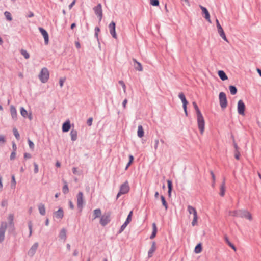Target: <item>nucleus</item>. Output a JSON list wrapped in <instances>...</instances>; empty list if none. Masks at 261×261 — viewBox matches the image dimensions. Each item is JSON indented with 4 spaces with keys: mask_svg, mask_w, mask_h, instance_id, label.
<instances>
[{
    "mask_svg": "<svg viewBox=\"0 0 261 261\" xmlns=\"http://www.w3.org/2000/svg\"><path fill=\"white\" fill-rule=\"evenodd\" d=\"M219 99L220 105L222 109H225L227 106V100L226 94L224 92H221L219 93Z\"/></svg>",
    "mask_w": 261,
    "mask_h": 261,
    "instance_id": "obj_3",
    "label": "nucleus"
},
{
    "mask_svg": "<svg viewBox=\"0 0 261 261\" xmlns=\"http://www.w3.org/2000/svg\"><path fill=\"white\" fill-rule=\"evenodd\" d=\"M127 103V100L126 99H125L122 102V105H123L124 108H126V105Z\"/></svg>",
    "mask_w": 261,
    "mask_h": 261,
    "instance_id": "obj_59",
    "label": "nucleus"
},
{
    "mask_svg": "<svg viewBox=\"0 0 261 261\" xmlns=\"http://www.w3.org/2000/svg\"><path fill=\"white\" fill-rule=\"evenodd\" d=\"M5 137L3 135H0V145H2L5 142Z\"/></svg>",
    "mask_w": 261,
    "mask_h": 261,
    "instance_id": "obj_47",
    "label": "nucleus"
},
{
    "mask_svg": "<svg viewBox=\"0 0 261 261\" xmlns=\"http://www.w3.org/2000/svg\"><path fill=\"white\" fill-rule=\"evenodd\" d=\"M38 77L42 83H46L49 77V72L47 68L46 67L42 68L39 74Z\"/></svg>",
    "mask_w": 261,
    "mask_h": 261,
    "instance_id": "obj_1",
    "label": "nucleus"
},
{
    "mask_svg": "<svg viewBox=\"0 0 261 261\" xmlns=\"http://www.w3.org/2000/svg\"><path fill=\"white\" fill-rule=\"evenodd\" d=\"M34 173H37L39 171L38 166L36 163H34Z\"/></svg>",
    "mask_w": 261,
    "mask_h": 261,
    "instance_id": "obj_49",
    "label": "nucleus"
},
{
    "mask_svg": "<svg viewBox=\"0 0 261 261\" xmlns=\"http://www.w3.org/2000/svg\"><path fill=\"white\" fill-rule=\"evenodd\" d=\"M77 131L75 129H72L70 132L71 139L72 141H75L77 139Z\"/></svg>",
    "mask_w": 261,
    "mask_h": 261,
    "instance_id": "obj_24",
    "label": "nucleus"
},
{
    "mask_svg": "<svg viewBox=\"0 0 261 261\" xmlns=\"http://www.w3.org/2000/svg\"><path fill=\"white\" fill-rule=\"evenodd\" d=\"M21 52V54L22 56H24V57L25 58V59H29V57H30V55L27 52V51L26 50H24V49H22L20 51Z\"/></svg>",
    "mask_w": 261,
    "mask_h": 261,
    "instance_id": "obj_34",
    "label": "nucleus"
},
{
    "mask_svg": "<svg viewBox=\"0 0 261 261\" xmlns=\"http://www.w3.org/2000/svg\"><path fill=\"white\" fill-rule=\"evenodd\" d=\"M225 241L227 243V244L234 251H236V248L234 246L233 244H232L228 240V238H225Z\"/></svg>",
    "mask_w": 261,
    "mask_h": 261,
    "instance_id": "obj_38",
    "label": "nucleus"
},
{
    "mask_svg": "<svg viewBox=\"0 0 261 261\" xmlns=\"http://www.w3.org/2000/svg\"><path fill=\"white\" fill-rule=\"evenodd\" d=\"M75 46L77 48H80L81 47V44L79 42H78V41L75 42Z\"/></svg>",
    "mask_w": 261,
    "mask_h": 261,
    "instance_id": "obj_62",
    "label": "nucleus"
},
{
    "mask_svg": "<svg viewBox=\"0 0 261 261\" xmlns=\"http://www.w3.org/2000/svg\"><path fill=\"white\" fill-rule=\"evenodd\" d=\"M133 61L137 64V66L135 68L139 71H142L143 70V68L140 62H137L135 59H133Z\"/></svg>",
    "mask_w": 261,
    "mask_h": 261,
    "instance_id": "obj_30",
    "label": "nucleus"
},
{
    "mask_svg": "<svg viewBox=\"0 0 261 261\" xmlns=\"http://www.w3.org/2000/svg\"><path fill=\"white\" fill-rule=\"evenodd\" d=\"M119 83L121 85V86H122L123 91L124 93H125L126 87V86H125L124 83L122 81H119Z\"/></svg>",
    "mask_w": 261,
    "mask_h": 261,
    "instance_id": "obj_45",
    "label": "nucleus"
},
{
    "mask_svg": "<svg viewBox=\"0 0 261 261\" xmlns=\"http://www.w3.org/2000/svg\"><path fill=\"white\" fill-rule=\"evenodd\" d=\"M230 92L232 95H234L237 93V89L234 86H230L229 87Z\"/></svg>",
    "mask_w": 261,
    "mask_h": 261,
    "instance_id": "obj_33",
    "label": "nucleus"
},
{
    "mask_svg": "<svg viewBox=\"0 0 261 261\" xmlns=\"http://www.w3.org/2000/svg\"><path fill=\"white\" fill-rule=\"evenodd\" d=\"M193 106H194V108L196 111V115H198V114H201L200 110L198 108V107L197 106V105L196 104V103L195 102H193L192 103Z\"/></svg>",
    "mask_w": 261,
    "mask_h": 261,
    "instance_id": "obj_37",
    "label": "nucleus"
},
{
    "mask_svg": "<svg viewBox=\"0 0 261 261\" xmlns=\"http://www.w3.org/2000/svg\"><path fill=\"white\" fill-rule=\"evenodd\" d=\"M202 248L201 244L199 243L196 246V247L194 249V252L197 254L200 253L202 251Z\"/></svg>",
    "mask_w": 261,
    "mask_h": 261,
    "instance_id": "obj_28",
    "label": "nucleus"
},
{
    "mask_svg": "<svg viewBox=\"0 0 261 261\" xmlns=\"http://www.w3.org/2000/svg\"><path fill=\"white\" fill-rule=\"evenodd\" d=\"M38 247V243H34L31 247V248H30V249L29 250V252H28V254L30 256H33L34 255V254L36 252V251Z\"/></svg>",
    "mask_w": 261,
    "mask_h": 261,
    "instance_id": "obj_15",
    "label": "nucleus"
},
{
    "mask_svg": "<svg viewBox=\"0 0 261 261\" xmlns=\"http://www.w3.org/2000/svg\"><path fill=\"white\" fill-rule=\"evenodd\" d=\"M20 113L21 115L24 117H26L28 115V112L23 107L20 108Z\"/></svg>",
    "mask_w": 261,
    "mask_h": 261,
    "instance_id": "obj_39",
    "label": "nucleus"
},
{
    "mask_svg": "<svg viewBox=\"0 0 261 261\" xmlns=\"http://www.w3.org/2000/svg\"><path fill=\"white\" fill-rule=\"evenodd\" d=\"M111 221V215L110 214L107 213H105L100 218V224L102 226H106Z\"/></svg>",
    "mask_w": 261,
    "mask_h": 261,
    "instance_id": "obj_5",
    "label": "nucleus"
},
{
    "mask_svg": "<svg viewBox=\"0 0 261 261\" xmlns=\"http://www.w3.org/2000/svg\"><path fill=\"white\" fill-rule=\"evenodd\" d=\"M24 157L25 159H30L31 158V155L28 153H25L24 154Z\"/></svg>",
    "mask_w": 261,
    "mask_h": 261,
    "instance_id": "obj_56",
    "label": "nucleus"
},
{
    "mask_svg": "<svg viewBox=\"0 0 261 261\" xmlns=\"http://www.w3.org/2000/svg\"><path fill=\"white\" fill-rule=\"evenodd\" d=\"M218 32L220 36L226 42H228V40L227 39L225 32L222 28V27L219 28L217 29Z\"/></svg>",
    "mask_w": 261,
    "mask_h": 261,
    "instance_id": "obj_19",
    "label": "nucleus"
},
{
    "mask_svg": "<svg viewBox=\"0 0 261 261\" xmlns=\"http://www.w3.org/2000/svg\"><path fill=\"white\" fill-rule=\"evenodd\" d=\"M245 105L242 100H239L237 104L238 113L242 116L245 115Z\"/></svg>",
    "mask_w": 261,
    "mask_h": 261,
    "instance_id": "obj_6",
    "label": "nucleus"
},
{
    "mask_svg": "<svg viewBox=\"0 0 261 261\" xmlns=\"http://www.w3.org/2000/svg\"><path fill=\"white\" fill-rule=\"evenodd\" d=\"M75 0H74L69 6V9H71L75 4Z\"/></svg>",
    "mask_w": 261,
    "mask_h": 261,
    "instance_id": "obj_57",
    "label": "nucleus"
},
{
    "mask_svg": "<svg viewBox=\"0 0 261 261\" xmlns=\"http://www.w3.org/2000/svg\"><path fill=\"white\" fill-rule=\"evenodd\" d=\"M197 121L200 134L202 135L205 129V120L202 113L197 115Z\"/></svg>",
    "mask_w": 261,
    "mask_h": 261,
    "instance_id": "obj_2",
    "label": "nucleus"
},
{
    "mask_svg": "<svg viewBox=\"0 0 261 261\" xmlns=\"http://www.w3.org/2000/svg\"><path fill=\"white\" fill-rule=\"evenodd\" d=\"M156 244L155 242H153L151 244V247L150 248V249L148 251V257H151L152 256V255L153 253L156 250Z\"/></svg>",
    "mask_w": 261,
    "mask_h": 261,
    "instance_id": "obj_16",
    "label": "nucleus"
},
{
    "mask_svg": "<svg viewBox=\"0 0 261 261\" xmlns=\"http://www.w3.org/2000/svg\"><path fill=\"white\" fill-rule=\"evenodd\" d=\"M5 16L6 17V19L9 21H11L12 20V17L11 16V13L8 11H6L4 13Z\"/></svg>",
    "mask_w": 261,
    "mask_h": 261,
    "instance_id": "obj_36",
    "label": "nucleus"
},
{
    "mask_svg": "<svg viewBox=\"0 0 261 261\" xmlns=\"http://www.w3.org/2000/svg\"><path fill=\"white\" fill-rule=\"evenodd\" d=\"M197 220H198V215L193 217V219L191 223V224L193 226H194L197 224Z\"/></svg>",
    "mask_w": 261,
    "mask_h": 261,
    "instance_id": "obj_41",
    "label": "nucleus"
},
{
    "mask_svg": "<svg viewBox=\"0 0 261 261\" xmlns=\"http://www.w3.org/2000/svg\"><path fill=\"white\" fill-rule=\"evenodd\" d=\"M137 135L140 138H141L144 136V130L141 125H139L138 126Z\"/></svg>",
    "mask_w": 261,
    "mask_h": 261,
    "instance_id": "obj_27",
    "label": "nucleus"
},
{
    "mask_svg": "<svg viewBox=\"0 0 261 261\" xmlns=\"http://www.w3.org/2000/svg\"><path fill=\"white\" fill-rule=\"evenodd\" d=\"M65 81V79H60L59 80V84L61 87H62L63 86V83Z\"/></svg>",
    "mask_w": 261,
    "mask_h": 261,
    "instance_id": "obj_52",
    "label": "nucleus"
},
{
    "mask_svg": "<svg viewBox=\"0 0 261 261\" xmlns=\"http://www.w3.org/2000/svg\"><path fill=\"white\" fill-rule=\"evenodd\" d=\"M216 22L217 29L222 27L218 19H216Z\"/></svg>",
    "mask_w": 261,
    "mask_h": 261,
    "instance_id": "obj_63",
    "label": "nucleus"
},
{
    "mask_svg": "<svg viewBox=\"0 0 261 261\" xmlns=\"http://www.w3.org/2000/svg\"><path fill=\"white\" fill-rule=\"evenodd\" d=\"M70 127L71 126L70 121L67 120L65 123H64L62 125V131L63 132H67L70 130Z\"/></svg>",
    "mask_w": 261,
    "mask_h": 261,
    "instance_id": "obj_17",
    "label": "nucleus"
},
{
    "mask_svg": "<svg viewBox=\"0 0 261 261\" xmlns=\"http://www.w3.org/2000/svg\"><path fill=\"white\" fill-rule=\"evenodd\" d=\"M16 185V181L15 180V176L13 175L12 176V180H11V187L13 189H15Z\"/></svg>",
    "mask_w": 261,
    "mask_h": 261,
    "instance_id": "obj_40",
    "label": "nucleus"
},
{
    "mask_svg": "<svg viewBox=\"0 0 261 261\" xmlns=\"http://www.w3.org/2000/svg\"><path fill=\"white\" fill-rule=\"evenodd\" d=\"M12 147H13V151L16 152V150L17 149V146L15 143H13Z\"/></svg>",
    "mask_w": 261,
    "mask_h": 261,
    "instance_id": "obj_61",
    "label": "nucleus"
},
{
    "mask_svg": "<svg viewBox=\"0 0 261 261\" xmlns=\"http://www.w3.org/2000/svg\"><path fill=\"white\" fill-rule=\"evenodd\" d=\"M152 229H153L152 233L150 237V238L151 239H153L155 237V236L156 234V232H157V227H156V224L154 223H153L152 224Z\"/></svg>",
    "mask_w": 261,
    "mask_h": 261,
    "instance_id": "obj_25",
    "label": "nucleus"
},
{
    "mask_svg": "<svg viewBox=\"0 0 261 261\" xmlns=\"http://www.w3.org/2000/svg\"><path fill=\"white\" fill-rule=\"evenodd\" d=\"M187 211L190 214H193V217L197 216L196 210L194 207L188 205L187 207Z\"/></svg>",
    "mask_w": 261,
    "mask_h": 261,
    "instance_id": "obj_20",
    "label": "nucleus"
},
{
    "mask_svg": "<svg viewBox=\"0 0 261 261\" xmlns=\"http://www.w3.org/2000/svg\"><path fill=\"white\" fill-rule=\"evenodd\" d=\"M101 214V210L99 208L95 209L93 211V219H96L100 216Z\"/></svg>",
    "mask_w": 261,
    "mask_h": 261,
    "instance_id": "obj_23",
    "label": "nucleus"
},
{
    "mask_svg": "<svg viewBox=\"0 0 261 261\" xmlns=\"http://www.w3.org/2000/svg\"><path fill=\"white\" fill-rule=\"evenodd\" d=\"M28 144L30 148L32 149H33L34 148V144L33 142L31 141L30 139H28Z\"/></svg>",
    "mask_w": 261,
    "mask_h": 261,
    "instance_id": "obj_46",
    "label": "nucleus"
},
{
    "mask_svg": "<svg viewBox=\"0 0 261 261\" xmlns=\"http://www.w3.org/2000/svg\"><path fill=\"white\" fill-rule=\"evenodd\" d=\"M161 199L162 203L163 206L165 207V210H167V208H168V204H167V202H166V201L165 200V197L163 195H162L161 196Z\"/></svg>",
    "mask_w": 261,
    "mask_h": 261,
    "instance_id": "obj_35",
    "label": "nucleus"
},
{
    "mask_svg": "<svg viewBox=\"0 0 261 261\" xmlns=\"http://www.w3.org/2000/svg\"><path fill=\"white\" fill-rule=\"evenodd\" d=\"M93 10L95 14L99 18V21H101L102 18V6L100 4H98L96 6L93 8Z\"/></svg>",
    "mask_w": 261,
    "mask_h": 261,
    "instance_id": "obj_7",
    "label": "nucleus"
},
{
    "mask_svg": "<svg viewBox=\"0 0 261 261\" xmlns=\"http://www.w3.org/2000/svg\"><path fill=\"white\" fill-rule=\"evenodd\" d=\"M225 182L223 181L222 182V184H221V186L220 187V195L221 196H224L225 195Z\"/></svg>",
    "mask_w": 261,
    "mask_h": 261,
    "instance_id": "obj_29",
    "label": "nucleus"
},
{
    "mask_svg": "<svg viewBox=\"0 0 261 261\" xmlns=\"http://www.w3.org/2000/svg\"><path fill=\"white\" fill-rule=\"evenodd\" d=\"M233 146L235 148V151H239V148L238 146L237 143L236 142H233Z\"/></svg>",
    "mask_w": 261,
    "mask_h": 261,
    "instance_id": "obj_58",
    "label": "nucleus"
},
{
    "mask_svg": "<svg viewBox=\"0 0 261 261\" xmlns=\"http://www.w3.org/2000/svg\"><path fill=\"white\" fill-rule=\"evenodd\" d=\"M29 228L30 230V236H31L32 233V223L31 222H29Z\"/></svg>",
    "mask_w": 261,
    "mask_h": 261,
    "instance_id": "obj_51",
    "label": "nucleus"
},
{
    "mask_svg": "<svg viewBox=\"0 0 261 261\" xmlns=\"http://www.w3.org/2000/svg\"><path fill=\"white\" fill-rule=\"evenodd\" d=\"M10 112L12 118L16 120L17 119V111L13 106H10Z\"/></svg>",
    "mask_w": 261,
    "mask_h": 261,
    "instance_id": "obj_18",
    "label": "nucleus"
},
{
    "mask_svg": "<svg viewBox=\"0 0 261 261\" xmlns=\"http://www.w3.org/2000/svg\"><path fill=\"white\" fill-rule=\"evenodd\" d=\"M55 217L58 219H62L64 216V213L62 209L60 208L59 210L55 212Z\"/></svg>",
    "mask_w": 261,
    "mask_h": 261,
    "instance_id": "obj_22",
    "label": "nucleus"
},
{
    "mask_svg": "<svg viewBox=\"0 0 261 261\" xmlns=\"http://www.w3.org/2000/svg\"><path fill=\"white\" fill-rule=\"evenodd\" d=\"M167 184L168 188V193L169 195H170L172 190V182L171 180H168L167 181Z\"/></svg>",
    "mask_w": 261,
    "mask_h": 261,
    "instance_id": "obj_42",
    "label": "nucleus"
},
{
    "mask_svg": "<svg viewBox=\"0 0 261 261\" xmlns=\"http://www.w3.org/2000/svg\"><path fill=\"white\" fill-rule=\"evenodd\" d=\"M7 227L6 222H2L0 227V242H2L5 239V233Z\"/></svg>",
    "mask_w": 261,
    "mask_h": 261,
    "instance_id": "obj_8",
    "label": "nucleus"
},
{
    "mask_svg": "<svg viewBox=\"0 0 261 261\" xmlns=\"http://www.w3.org/2000/svg\"><path fill=\"white\" fill-rule=\"evenodd\" d=\"M109 28L110 34L112 35L113 37L116 39L117 35L115 31V23L114 21H112L109 25Z\"/></svg>",
    "mask_w": 261,
    "mask_h": 261,
    "instance_id": "obj_13",
    "label": "nucleus"
},
{
    "mask_svg": "<svg viewBox=\"0 0 261 261\" xmlns=\"http://www.w3.org/2000/svg\"><path fill=\"white\" fill-rule=\"evenodd\" d=\"M92 121H93V118H89L88 120H87V124L89 125V126H91L92 124Z\"/></svg>",
    "mask_w": 261,
    "mask_h": 261,
    "instance_id": "obj_53",
    "label": "nucleus"
},
{
    "mask_svg": "<svg viewBox=\"0 0 261 261\" xmlns=\"http://www.w3.org/2000/svg\"><path fill=\"white\" fill-rule=\"evenodd\" d=\"M63 182H64V186L63 187V192L64 193V194H66L67 193H68L69 192V189H68V185H67V183L66 181H64L63 180Z\"/></svg>",
    "mask_w": 261,
    "mask_h": 261,
    "instance_id": "obj_31",
    "label": "nucleus"
},
{
    "mask_svg": "<svg viewBox=\"0 0 261 261\" xmlns=\"http://www.w3.org/2000/svg\"><path fill=\"white\" fill-rule=\"evenodd\" d=\"M132 214H133V212L132 211H130L129 215H128L127 216V220H128L129 221H132Z\"/></svg>",
    "mask_w": 261,
    "mask_h": 261,
    "instance_id": "obj_55",
    "label": "nucleus"
},
{
    "mask_svg": "<svg viewBox=\"0 0 261 261\" xmlns=\"http://www.w3.org/2000/svg\"><path fill=\"white\" fill-rule=\"evenodd\" d=\"M218 74L219 76L220 77V78L222 81H225L228 79L227 76L226 75V74H225L224 71L223 70L218 71Z\"/></svg>",
    "mask_w": 261,
    "mask_h": 261,
    "instance_id": "obj_21",
    "label": "nucleus"
},
{
    "mask_svg": "<svg viewBox=\"0 0 261 261\" xmlns=\"http://www.w3.org/2000/svg\"><path fill=\"white\" fill-rule=\"evenodd\" d=\"M61 236H63L64 238L66 237V231L65 230H62L61 232Z\"/></svg>",
    "mask_w": 261,
    "mask_h": 261,
    "instance_id": "obj_60",
    "label": "nucleus"
},
{
    "mask_svg": "<svg viewBox=\"0 0 261 261\" xmlns=\"http://www.w3.org/2000/svg\"><path fill=\"white\" fill-rule=\"evenodd\" d=\"M240 153L239 151H234V157L235 158L239 160L240 159Z\"/></svg>",
    "mask_w": 261,
    "mask_h": 261,
    "instance_id": "obj_48",
    "label": "nucleus"
},
{
    "mask_svg": "<svg viewBox=\"0 0 261 261\" xmlns=\"http://www.w3.org/2000/svg\"><path fill=\"white\" fill-rule=\"evenodd\" d=\"M16 156V152L14 151H13L10 155V159L11 160H14Z\"/></svg>",
    "mask_w": 261,
    "mask_h": 261,
    "instance_id": "obj_54",
    "label": "nucleus"
},
{
    "mask_svg": "<svg viewBox=\"0 0 261 261\" xmlns=\"http://www.w3.org/2000/svg\"><path fill=\"white\" fill-rule=\"evenodd\" d=\"M13 130L14 135L15 137H16V138L17 139H19V137H20V135H19V134L18 130H17V129L14 128H13Z\"/></svg>",
    "mask_w": 261,
    "mask_h": 261,
    "instance_id": "obj_44",
    "label": "nucleus"
},
{
    "mask_svg": "<svg viewBox=\"0 0 261 261\" xmlns=\"http://www.w3.org/2000/svg\"><path fill=\"white\" fill-rule=\"evenodd\" d=\"M129 162L132 163V162L134 161V157H133V156L132 155H129Z\"/></svg>",
    "mask_w": 261,
    "mask_h": 261,
    "instance_id": "obj_64",
    "label": "nucleus"
},
{
    "mask_svg": "<svg viewBox=\"0 0 261 261\" xmlns=\"http://www.w3.org/2000/svg\"><path fill=\"white\" fill-rule=\"evenodd\" d=\"M239 217L245 218L249 221L252 219L251 213L246 210H240Z\"/></svg>",
    "mask_w": 261,
    "mask_h": 261,
    "instance_id": "obj_11",
    "label": "nucleus"
},
{
    "mask_svg": "<svg viewBox=\"0 0 261 261\" xmlns=\"http://www.w3.org/2000/svg\"><path fill=\"white\" fill-rule=\"evenodd\" d=\"M77 199V205L78 207L82 209L83 205L84 203V196L82 192H79L76 196Z\"/></svg>",
    "mask_w": 261,
    "mask_h": 261,
    "instance_id": "obj_10",
    "label": "nucleus"
},
{
    "mask_svg": "<svg viewBox=\"0 0 261 261\" xmlns=\"http://www.w3.org/2000/svg\"><path fill=\"white\" fill-rule=\"evenodd\" d=\"M199 7L202 10V14L204 15V18L205 19L210 23H211L210 15L207 9L201 5H199Z\"/></svg>",
    "mask_w": 261,
    "mask_h": 261,
    "instance_id": "obj_12",
    "label": "nucleus"
},
{
    "mask_svg": "<svg viewBox=\"0 0 261 261\" xmlns=\"http://www.w3.org/2000/svg\"><path fill=\"white\" fill-rule=\"evenodd\" d=\"M38 209L41 215H44L45 214V208L44 204H40L38 206Z\"/></svg>",
    "mask_w": 261,
    "mask_h": 261,
    "instance_id": "obj_26",
    "label": "nucleus"
},
{
    "mask_svg": "<svg viewBox=\"0 0 261 261\" xmlns=\"http://www.w3.org/2000/svg\"><path fill=\"white\" fill-rule=\"evenodd\" d=\"M240 210L239 211H232L229 212V216L233 217H239Z\"/></svg>",
    "mask_w": 261,
    "mask_h": 261,
    "instance_id": "obj_32",
    "label": "nucleus"
},
{
    "mask_svg": "<svg viewBox=\"0 0 261 261\" xmlns=\"http://www.w3.org/2000/svg\"><path fill=\"white\" fill-rule=\"evenodd\" d=\"M39 30L44 37L45 44H47L49 42V36L48 33L46 30L42 28H39Z\"/></svg>",
    "mask_w": 261,
    "mask_h": 261,
    "instance_id": "obj_14",
    "label": "nucleus"
},
{
    "mask_svg": "<svg viewBox=\"0 0 261 261\" xmlns=\"http://www.w3.org/2000/svg\"><path fill=\"white\" fill-rule=\"evenodd\" d=\"M178 97L181 99V100L182 102L184 112L185 113L186 116H187L188 112H187V105L188 102L187 100H186L185 95L183 93H182V92L180 93L178 95Z\"/></svg>",
    "mask_w": 261,
    "mask_h": 261,
    "instance_id": "obj_9",
    "label": "nucleus"
},
{
    "mask_svg": "<svg viewBox=\"0 0 261 261\" xmlns=\"http://www.w3.org/2000/svg\"><path fill=\"white\" fill-rule=\"evenodd\" d=\"M129 187L128 181H125L120 187V191L117 195V199L118 198L121 194H124L128 192Z\"/></svg>",
    "mask_w": 261,
    "mask_h": 261,
    "instance_id": "obj_4",
    "label": "nucleus"
},
{
    "mask_svg": "<svg viewBox=\"0 0 261 261\" xmlns=\"http://www.w3.org/2000/svg\"><path fill=\"white\" fill-rule=\"evenodd\" d=\"M150 4L153 6H158L159 5V0H150Z\"/></svg>",
    "mask_w": 261,
    "mask_h": 261,
    "instance_id": "obj_43",
    "label": "nucleus"
},
{
    "mask_svg": "<svg viewBox=\"0 0 261 261\" xmlns=\"http://www.w3.org/2000/svg\"><path fill=\"white\" fill-rule=\"evenodd\" d=\"M127 225L126 224L124 223L121 227L120 230L119 231V233H121L126 228Z\"/></svg>",
    "mask_w": 261,
    "mask_h": 261,
    "instance_id": "obj_50",
    "label": "nucleus"
}]
</instances>
